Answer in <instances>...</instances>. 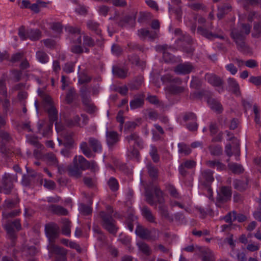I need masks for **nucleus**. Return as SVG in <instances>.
<instances>
[{"mask_svg": "<svg viewBox=\"0 0 261 261\" xmlns=\"http://www.w3.org/2000/svg\"><path fill=\"white\" fill-rule=\"evenodd\" d=\"M4 227L7 232V239L10 241L5 246L12 250V254L15 256L17 252V250L14 247L17 240V232L21 229L20 220L19 219L6 220Z\"/></svg>", "mask_w": 261, "mask_h": 261, "instance_id": "nucleus-1", "label": "nucleus"}, {"mask_svg": "<svg viewBox=\"0 0 261 261\" xmlns=\"http://www.w3.org/2000/svg\"><path fill=\"white\" fill-rule=\"evenodd\" d=\"M251 26L248 24L242 23L241 28L233 29L231 30L230 36L237 45L238 50L243 51L247 49V45L245 40L246 36L250 32Z\"/></svg>", "mask_w": 261, "mask_h": 261, "instance_id": "nucleus-2", "label": "nucleus"}, {"mask_svg": "<svg viewBox=\"0 0 261 261\" xmlns=\"http://www.w3.org/2000/svg\"><path fill=\"white\" fill-rule=\"evenodd\" d=\"M88 146L86 142L83 141L80 144V149L82 152L88 158H93L96 153H100L102 150L101 142L97 138L89 137L88 138Z\"/></svg>", "mask_w": 261, "mask_h": 261, "instance_id": "nucleus-3", "label": "nucleus"}, {"mask_svg": "<svg viewBox=\"0 0 261 261\" xmlns=\"http://www.w3.org/2000/svg\"><path fill=\"white\" fill-rule=\"evenodd\" d=\"M175 35L177 36L175 43L177 46L181 48L182 50L188 54H192L194 48L192 46V39L191 36L186 34H184L180 29L176 28L174 32Z\"/></svg>", "mask_w": 261, "mask_h": 261, "instance_id": "nucleus-4", "label": "nucleus"}, {"mask_svg": "<svg viewBox=\"0 0 261 261\" xmlns=\"http://www.w3.org/2000/svg\"><path fill=\"white\" fill-rule=\"evenodd\" d=\"M153 190L154 195L148 190H146L145 200L150 205L156 207L158 204L165 203V199L163 192L157 186H153Z\"/></svg>", "mask_w": 261, "mask_h": 261, "instance_id": "nucleus-5", "label": "nucleus"}, {"mask_svg": "<svg viewBox=\"0 0 261 261\" xmlns=\"http://www.w3.org/2000/svg\"><path fill=\"white\" fill-rule=\"evenodd\" d=\"M135 233L140 238L151 241H156L160 237V231L155 228L149 229L141 225H138Z\"/></svg>", "mask_w": 261, "mask_h": 261, "instance_id": "nucleus-6", "label": "nucleus"}, {"mask_svg": "<svg viewBox=\"0 0 261 261\" xmlns=\"http://www.w3.org/2000/svg\"><path fill=\"white\" fill-rule=\"evenodd\" d=\"M80 94L83 104L85 107L86 111L89 114L94 113L96 111V108L92 101L89 95V91L87 86H83L81 87Z\"/></svg>", "mask_w": 261, "mask_h": 261, "instance_id": "nucleus-7", "label": "nucleus"}, {"mask_svg": "<svg viewBox=\"0 0 261 261\" xmlns=\"http://www.w3.org/2000/svg\"><path fill=\"white\" fill-rule=\"evenodd\" d=\"M28 174L22 176L21 184L24 187H30L39 182L42 184V178L41 174L37 173L33 170L27 169Z\"/></svg>", "mask_w": 261, "mask_h": 261, "instance_id": "nucleus-8", "label": "nucleus"}, {"mask_svg": "<svg viewBox=\"0 0 261 261\" xmlns=\"http://www.w3.org/2000/svg\"><path fill=\"white\" fill-rule=\"evenodd\" d=\"M18 176L17 174H10L5 173L2 177V188L3 189L4 193L9 194L13 188V183L17 182Z\"/></svg>", "mask_w": 261, "mask_h": 261, "instance_id": "nucleus-9", "label": "nucleus"}, {"mask_svg": "<svg viewBox=\"0 0 261 261\" xmlns=\"http://www.w3.org/2000/svg\"><path fill=\"white\" fill-rule=\"evenodd\" d=\"M99 215L102 220L103 227L110 233L115 234L117 228L115 225V221L112 216L103 211L100 213Z\"/></svg>", "mask_w": 261, "mask_h": 261, "instance_id": "nucleus-10", "label": "nucleus"}, {"mask_svg": "<svg viewBox=\"0 0 261 261\" xmlns=\"http://www.w3.org/2000/svg\"><path fill=\"white\" fill-rule=\"evenodd\" d=\"M232 195L230 187L227 186L222 187L219 192L217 193L216 204L217 206H221V204L226 203L231 199Z\"/></svg>", "mask_w": 261, "mask_h": 261, "instance_id": "nucleus-11", "label": "nucleus"}, {"mask_svg": "<svg viewBox=\"0 0 261 261\" xmlns=\"http://www.w3.org/2000/svg\"><path fill=\"white\" fill-rule=\"evenodd\" d=\"M65 31L69 33L71 43L74 44H82V36H83L81 29L76 27L67 25Z\"/></svg>", "mask_w": 261, "mask_h": 261, "instance_id": "nucleus-12", "label": "nucleus"}, {"mask_svg": "<svg viewBox=\"0 0 261 261\" xmlns=\"http://www.w3.org/2000/svg\"><path fill=\"white\" fill-rule=\"evenodd\" d=\"M106 143L111 150L120 141V135L117 132L114 130H107L106 133Z\"/></svg>", "mask_w": 261, "mask_h": 261, "instance_id": "nucleus-13", "label": "nucleus"}, {"mask_svg": "<svg viewBox=\"0 0 261 261\" xmlns=\"http://www.w3.org/2000/svg\"><path fill=\"white\" fill-rule=\"evenodd\" d=\"M197 32L198 34L210 40L215 38H220L222 40L224 39V37L223 35L218 34L219 33L221 32L220 29L218 30L216 33H213L210 30L205 28L198 27L197 29Z\"/></svg>", "mask_w": 261, "mask_h": 261, "instance_id": "nucleus-14", "label": "nucleus"}, {"mask_svg": "<svg viewBox=\"0 0 261 261\" xmlns=\"http://www.w3.org/2000/svg\"><path fill=\"white\" fill-rule=\"evenodd\" d=\"M59 230V227L55 223H48L45 225V231L50 242L54 241L58 237Z\"/></svg>", "mask_w": 261, "mask_h": 261, "instance_id": "nucleus-15", "label": "nucleus"}, {"mask_svg": "<svg viewBox=\"0 0 261 261\" xmlns=\"http://www.w3.org/2000/svg\"><path fill=\"white\" fill-rule=\"evenodd\" d=\"M22 253L28 261H36L35 255L37 253V250L35 246L29 244L23 245L22 248Z\"/></svg>", "mask_w": 261, "mask_h": 261, "instance_id": "nucleus-16", "label": "nucleus"}, {"mask_svg": "<svg viewBox=\"0 0 261 261\" xmlns=\"http://www.w3.org/2000/svg\"><path fill=\"white\" fill-rule=\"evenodd\" d=\"M209 131L210 135L213 137L212 142H219L223 139V133L219 132L218 126L216 122H211L209 125Z\"/></svg>", "mask_w": 261, "mask_h": 261, "instance_id": "nucleus-17", "label": "nucleus"}, {"mask_svg": "<svg viewBox=\"0 0 261 261\" xmlns=\"http://www.w3.org/2000/svg\"><path fill=\"white\" fill-rule=\"evenodd\" d=\"M213 172L210 170H206L201 172L199 181L201 185L208 187L214 181Z\"/></svg>", "mask_w": 261, "mask_h": 261, "instance_id": "nucleus-18", "label": "nucleus"}, {"mask_svg": "<svg viewBox=\"0 0 261 261\" xmlns=\"http://www.w3.org/2000/svg\"><path fill=\"white\" fill-rule=\"evenodd\" d=\"M194 67L190 62H185L179 64L176 66L174 71L179 74H186L190 73Z\"/></svg>", "mask_w": 261, "mask_h": 261, "instance_id": "nucleus-19", "label": "nucleus"}, {"mask_svg": "<svg viewBox=\"0 0 261 261\" xmlns=\"http://www.w3.org/2000/svg\"><path fill=\"white\" fill-rule=\"evenodd\" d=\"M125 140L130 146L132 142H134L133 145H136L140 148L143 147V142L141 138L136 133H132L125 137Z\"/></svg>", "mask_w": 261, "mask_h": 261, "instance_id": "nucleus-20", "label": "nucleus"}, {"mask_svg": "<svg viewBox=\"0 0 261 261\" xmlns=\"http://www.w3.org/2000/svg\"><path fill=\"white\" fill-rule=\"evenodd\" d=\"M145 95L144 94L135 95L130 101V108L135 110L143 107L144 105Z\"/></svg>", "mask_w": 261, "mask_h": 261, "instance_id": "nucleus-21", "label": "nucleus"}, {"mask_svg": "<svg viewBox=\"0 0 261 261\" xmlns=\"http://www.w3.org/2000/svg\"><path fill=\"white\" fill-rule=\"evenodd\" d=\"M205 79L209 84L215 87H222L224 83L220 77L212 73H206L205 75Z\"/></svg>", "mask_w": 261, "mask_h": 261, "instance_id": "nucleus-22", "label": "nucleus"}, {"mask_svg": "<svg viewBox=\"0 0 261 261\" xmlns=\"http://www.w3.org/2000/svg\"><path fill=\"white\" fill-rule=\"evenodd\" d=\"M45 110L47 111L49 121V125L48 126V129H50L53 127V123L56 122L55 125L57 124V120L58 119V111L55 107H51L50 108H46Z\"/></svg>", "mask_w": 261, "mask_h": 261, "instance_id": "nucleus-23", "label": "nucleus"}, {"mask_svg": "<svg viewBox=\"0 0 261 261\" xmlns=\"http://www.w3.org/2000/svg\"><path fill=\"white\" fill-rule=\"evenodd\" d=\"M138 36L143 38L148 37L150 40L153 41L158 37L157 33L153 31H149L145 29H141L138 31Z\"/></svg>", "mask_w": 261, "mask_h": 261, "instance_id": "nucleus-24", "label": "nucleus"}, {"mask_svg": "<svg viewBox=\"0 0 261 261\" xmlns=\"http://www.w3.org/2000/svg\"><path fill=\"white\" fill-rule=\"evenodd\" d=\"M82 171V170L77 166L76 160H73V165L70 166L68 168L69 175L76 178L81 177Z\"/></svg>", "mask_w": 261, "mask_h": 261, "instance_id": "nucleus-25", "label": "nucleus"}, {"mask_svg": "<svg viewBox=\"0 0 261 261\" xmlns=\"http://www.w3.org/2000/svg\"><path fill=\"white\" fill-rule=\"evenodd\" d=\"M141 213L143 217L146 221L150 223H156L155 217L153 216L150 208L146 206H143L141 208Z\"/></svg>", "mask_w": 261, "mask_h": 261, "instance_id": "nucleus-26", "label": "nucleus"}, {"mask_svg": "<svg viewBox=\"0 0 261 261\" xmlns=\"http://www.w3.org/2000/svg\"><path fill=\"white\" fill-rule=\"evenodd\" d=\"M48 210L53 214L57 215L66 216L68 213L66 208L59 205L51 204L49 206Z\"/></svg>", "mask_w": 261, "mask_h": 261, "instance_id": "nucleus-27", "label": "nucleus"}, {"mask_svg": "<svg viewBox=\"0 0 261 261\" xmlns=\"http://www.w3.org/2000/svg\"><path fill=\"white\" fill-rule=\"evenodd\" d=\"M61 230L62 233L65 236L70 237L71 234V222L67 218H63L61 220Z\"/></svg>", "mask_w": 261, "mask_h": 261, "instance_id": "nucleus-28", "label": "nucleus"}, {"mask_svg": "<svg viewBox=\"0 0 261 261\" xmlns=\"http://www.w3.org/2000/svg\"><path fill=\"white\" fill-rule=\"evenodd\" d=\"M87 28L97 35H100L101 30L100 24L93 20H89L86 22Z\"/></svg>", "mask_w": 261, "mask_h": 261, "instance_id": "nucleus-29", "label": "nucleus"}, {"mask_svg": "<svg viewBox=\"0 0 261 261\" xmlns=\"http://www.w3.org/2000/svg\"><path fill=\"white\" fill-rule=\"evenodd\" d=\"M184 87L176 86L173 84L167 86L165 88V90L167 94L171 95H177L182 93L184 91Z\"/></svg>", "mask_w": 261, "mask_h": 261, "instance_id": "nucleus-30", "label": "nucleus"}, {"mask_svg": "<svg viewBox=\"0 0 261 261\" xmlns=\"http://www.w3.org/2000/svg\"><path fill=\"white\" fill-rule=\"evenodd\" d=\"M207 102L212 110L215 111L218 113H221L223 111L222 106L217 100L210 98L207 100Z\"/></svg>", "mask_w": 261, "mask_h": 261, "instance_id": "nucleus-31", "label": "nucleus"}, {"mask_svg": "<svg viewBox=\"0 0 261 261\" xmlns=\"http://www.w3.org/2000/svg\"><path fill=\"white\" fill-rule=\"evenodd\" d=\"M161 81L163 84L175 83L180 85L182 83L181 80L179 77H173L170 74H166L161 77Z\"/></svg>", "mask_w": 261, "mask_h": 261, "instance_id": "nucleus-32", "label": "nucleus"}, {"mask_svg": "<svg viewBox=\"0 0 261 261\" xmlns=\"http://www.w3.org/2000/svg\"><path fill=\"white\" fill-rule=\"evenodd\" d=\"M158 209L159 213L162 217L171 222L173 221V218L170 215L168 206L165 204V203L159 204Z\"/></svg>", "mask_w": 261, "mask_h": 261, "instance_id": "nucleus-33", "label": "nucleus"}, {"mask_svg": "<svg viewBox=\"0 0 261 261\" xmlns=\"http://www.w3.org/2000/svg\"><path fill=\"white\" fill-rule=\"evenodd\" d=\"M19 203V199L16 197L14 199H7L5 200L3 207L5 210L7 209H12L17 207V205Z\"/></svg>", "mask_w": 261, "mask_h": 261, "instance_id": "nucleus-34", "label": "nucleus"}, {"mask_svg": "<svg viewBox=\"0 0 261 261\" xmlns=\"http://www.w3.org/2000/svg\"><path fill=\"white\" fill-rule=\"evenodd\" d=\"M146 168L149 177L153 180L156 179L159 174L158 168L151 163H148L146 165Z\"/></svg>", "mask_w": 261, "mask_h": 261, "instance_id": "nucleus-35", "label": "nucleus"}, {"mask_svg": "<svg viewBox=\"0 0 261 261\" xmlns=\"http://www.w3.org/2000/svg\"><path fill=\"white\" fill-rule=\"evenodd\" d=\"M73 160H76L77 166L82 171L87 169V167L89 165V161L84 156L82 155H76L74 158Z\"/></svg>", "mask_w": 261, "mask_h": 261, "instance_id": "nucleus-36", "label": "nucleus"}, {"mask_svg": "<svg viewBox=\"0 0 261 261\" xmlns=\"http://www.w3.org/2000/svg\"><path fill=\"white\" fill-rule=\"evenodd\" d=\"M228 84L230 90L237 95L240 94V86L236 80L231 77L228 79Z\"/></svg>", "mask_w": 261, "mask_h": 261, "instance_id": "nucleus-37", "label": "nucleus"}, {"mask_svg": "<svg viewBox=\"0 0 261 261\" xmlns=\"http://www.w3.org/2000/svg\"><path fill=\"white\" fill-rule=\"evenodd\" d=\"M234 188L239 191H243L248 187L247 180L235 179L233 181Z\"/></svg>", "mask_w": 261, "mask_h": 261, "instance_id": "nucleus-38", "label": "nucleus"}, {"mask_svg": "<svg viewBox=\"0 0 261 261\" xmlns=\"http://www.w3.org/2000/svg\"><path fill=\"white\" fill-rule=\"evenodd\" d=\"M27 36L31 40H37L41 38V32L38 29H30L27 30Z\"/></svg>", "mask_w": 261, "mask_h": 261, "instance_id": "nucleus-39", "label": "nucleus"}, {"mask_svg": "<svg viewBox=\"0 0 261 261\" xmlns=\"http://www.w3.org/2000/svg\"><path fill=\"white\" fill-rule=\"evenodd\" d=\"M139 250L146 256H149L151 253V249L149 246L144 242H139L137 243Z\"/></svg>", "mask_w": 261, "mask_h": 261, "instance_id": "nucleus-40", "label": "nucleus"}, {"mask_svg": "<svg viewBox=\"0 0 261 261\" xmlns=\"http://www.w3.org/2000/svg\"><path fill=\"white\" fill-rule=\"evenodd\" d=\"M39 95L43 100L45 109L54 106L53 99L49 95L43 92L41 93Z\"/></svg>", "mask_w": 261, "mask_h": 261, "instance_id": "nucleus-41", "label": "nucleus"}, {"mask_svg": "<svg viewBox=\"0 0 261 261\" xmlns=\"http://www.w3.org/2000/svg\"><path fill=\"white\" fill-rule=\"evenodd\" d=\"M112 72L115 76L121 79H124L127 76V70L118 66H113Z\"/></svg>", "mask_w": 261, "mask_h": 261, "instance_id": "nucleus-42", "label": "nucleus"}, {"mask_svg": "<svg viewBox=\"0 0 261 261\" xmlns=\"http://www.w3.org/2000/svg\"><path fill=\"white\" fill-rule=\"evenodd\" d=\"M128 61L133 65L143 67L145 66V63L143 61H140L139 57L135 54L129 55L128 56Z\"/></svg>", "mask_w": 261, "mask_h": 261, "instance_id": "nucleus-43", "label": "nucleus"}, {"mask_svg": "<svg viewBox=\"0 0 261 261\" xmlns=\"http://www.w3.org/2000/svg\"><path fill=\"white\" fill-rule=\"evenodd\" d=\"M27 141L37 149H40V150H41L43 148V146L40 143L36 137L34 136H27Z\"/></svg>", "mask_w": 261, "mask_h": 261, "instance_id": "nucleus-44", "label": "nucleus"}, {"mask_svg": "<svg viewBox=\"0 0 261 261\" xmlns=\"http://www.w3.org/2000/svg\"><path fill=\"white\" fill-rule=\"evenodd\" d=\"M45 159L48 165L54 167L58 166L59 161L54 153H49L46 154Z\"/></svg>", "mask_w": 261, "mask_h": 261, "instance_id": "nucleus-45", "label": "nucleus"}, {"mask_svg": "<svg viewBox=\"0 0 261 261\" xmlns=\"http://www.w3.org/2000/svg\"><path fill=\"white\" fill-rule=\"evenodd\" d=\"M76 91L74 88H69L66 93L65 100L67 104L71 103L75 96Z\"/></svg>", "mask_w": 261, "mask_h": 261, "instance_id": "nucleus-46", "label": "nucleus"}, {"mask_svg": "<svg viewBox=\"0 0 261 261\" xmlns=\"http://www.w3.org/2000/svg\"><path fill=\"white\" fill-rule=\"evenodd\" d=\"M83 47H92L95 45L94 40L90 36L83 32Z\"/></svg>", "mask_w": 261, "mask_h": 261, "instance_id": "nucleus-47", "label": "nucleus"}, {"mask_svg": "<svg viewBox=\"0 0 261 261\" xmlns=\"http://www.w3.org/2000/svg\"><path fill=\"white\" fill-rule=\"evenodd\" d=\"M51 251L57 255V256H66L67 250L63 247L57 245H53Z\"/></svg>", "mask_w": 261, "mask_h": 261, "instance_id": "nucleus-48", "label": "nucleus"}, {"mask_svg": "<svg viewBox=\"0 0 261 261\" xmlns=\"http://www.w3.org/2000/svg\"><path fill=\"white\" fill-rule=\"evenodd\" d=\"M20 210H15L11 212H7L6 210L2 212V216L4 219H7L9 218H13L19 215Z\"/></svg>", "mask_w": 261, "mask_h": 261, "instance_id": "nucleus-49", "label": "nucleus"}, {"mask_svg": "<svg viewBox=\"0 0 261 261\" xmlns=\"http://www.w3.org/2000/svg\"><path fill=\"white\" fill-rule=\"evenodd\" d=\"M208 149L213 155L218 156L222 153V147L219 145H211L208 147Z\"/></svg>", "mask_w": 261, "mask_h": 261, "instance_id": "nucleus-50", "label": "nucleus"}, {"mask_svg": "<svg viewBox=\"0 0 261 261\" xmlns=\"http://www.w3.org/2000/svg\"><path fill=\"white\" fill-rule=\"evenodd\" d=\"M36 56L37 59L42 63H46L48 61L47 55L43 51H37L36 54Z\"/></svg>", "mask_w": 261, "mask_h": 261, "instance_id": "nucleus-51", "label": "nucleus"}, {"mask_svg": "<svg viewBox=\"0 0 261 261\" xmlns=\"http://www.w3.org/2000/svg\"><path fill=\"white\" fill-rule=\"evenodd\" d=\"M108 185L110 189L113 192L117 191L119 189V183L117 180L111 177L108 181Z\"/></svg>", "mask_w": 261, "mask_h": 261, "instance_id": "nucleus-52", "label": "nucleus"}, {"mask_svg": "<svg viewBox=\"0 0 261 261\" xmlns=\"http://www.w3.org/2000/svg\"><path fill=\"white\" fill-rule=\"evenodd\" d=\"M202 261H215L214 253L210 249H206L203 252Z\"/></svg>", "mask_w": 261, "mask_h": 261, "instance_id": "nucleus-53", "label": "nucleus"}, {"mask_svg": "<svg viewBox=\"0 0 261 261\" xmlns=\"http://www.w3.org/2000/svg\"><path fill=\"white\" fill-rule=\"evenodd\" d=\"M149 154L151 156L152 160L154 163H158L159 162L160 156L158 153L157 148L155 146L153 145H151L150 146Z\"/></svg>", "mask_w": 261, "mask_h": 261, "instance_id": "nucleus-54", "label": "nucleus"}, {"mask_svg": "<svg viewBox=\"0 0 261 261\" xmlns=\"http://www.w3.org/2000/svg\"><path fill=\"white\" fill-rule=\"evenodd\" d=\"M75 67V63L69 62L66 63L63 66L62 69L66 73L69 74L74 72Z\"/></svg>", "mask_w": 261, "mask_h": 261, "instance_id": "nucleus-55", "label": "nucleus"}, {"mask_svg": "<svg viewBox=\"0 0 261 261\" xmlns=\"http://www.w3.org/2000/svg\"><path fill=\"white\" fill-rule=\"evenodd\" d=\"M167 45H160L156 46V50L158 51H162L163 53V57L165 62L168 61V59L166 58V55H170L167 51Z\"/></svg>", "mask_w": 261, "mask_h": 261, "instance_id": "nucleus-56", "label": "nucleus"}, {"mask_svg": "<svg viewBox=\"0 0 261 261\" xmlns=\"http://www.w3.org/2000/svg\"><path fill=\"white\" fill-rule=\"evenodd\" d=\"M228 167L234 173L239 174L243 171L242 166L236 163L229 164Z\"/></svg>", "mask_w": 261, "mask_h": 261, "instance_id": "nucleus-57", "label": "nucleus"}, {"mask_svg": "<svg viewBox=\"0 0 261 261\" xmlns=\"http://www.w3.org/2000/svg\"><path fill=\"white\" fill-rule=\"evenodd\" d=\"M129 51H143V46L135 42H130L127 44Z\"/></svg>", "mask_w": 261, "mask_h": 261, "instance_id": "nucleus-58", "label": "nucleus"}, {"mask_svg": "<svg viewBox=\"0 0 261 261\" xmlns=\"http://www.w3.org/2000/svg\"><path fill=\"white\" fill-rule=\"evenodd\" d=\"M143 82V78L141 76L138 77L134 82L130 85L131 90H137L139 88Z\"/></svg>", "mask_w": 261, "mask_h": 261, "instance_id": "nucleus-59", "label": "nucleus"}, {"mask_svg": "<svg viewBox=\"0 0 261 261\" xmlns=\"http://www.w3.org/2000/svg\"><path fill=\"white\" fill-rule=\"evenodd\" d=\"M0 138L6 142H10L12 140V137L10 134L3 130L0 131Z\"/></svg>", "mask_w": 261, "mask_h": 261, "instance_id": "nucleus-60", "label": "nucleus"}, {"mask_svg": "<svg viewBox=\"0 0 261 261\" xmlns=\"http://www.w3.org/2000/svg\"><path fill=\"white\" fill-rule=\"evenodd\" d=\"M79 210L84 215H88L92 213V208L85 204H81L79 207Z\"/></svg>", "mask_w": 261, "mask_h": 261, "instance_id": "nucleus-61", "label": "nucleus"}, {"mask_svg": "<svg viewBox=\"0 0 261 261\" xmlns=\"http://www.w3.org/2000/svg\"><path fill=\"white\" fill-rule=\"evenodd\" d=\"M71 51L75 54H81L84 52L83 46L81 44H74L71 46Z\"/></svg>", "mask_w": 261, "mask_h": 261, "instance_id": "nucleus-62", "label": "nucleus"}, {"mask_svg": "<svg viewBox=\"0 0 261 261\" xmlns=\"http://www.w3.org/2000/svg\"><path fill=\"white\" fill-rule=\"evenodd\" d=\"M179 148L178 151L179 153H184L186 155L190 153L191 150L187 145L184 143H179L178 144Z\"/></svg>", "mask_w": 261, "mask_h": 261, "instance_id": "nucleus-63", "label": "nucleus"}, {"mask_svg": "<svg viewBox=\"0 0 261 261\" xmlns=\"http://www.w3.org/2000/svg\"><path fill=\"white\" fill-rule=\"evenodd\" d=\"M254 32L252 36L255 38H258L261 35V23H255L253 27Z\"/></svg>", "mask_w": 261, "mask_h": 261, "instance_id": "nucleus-64", "label": "nucleus"}]
</instances>
